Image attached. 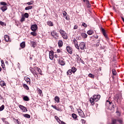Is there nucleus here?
I'll use <instances>...</instances> for the list:
<instances>
[{"instance_id": "nucleus-45", "label": "nucleus", "mask_w": 124, "mask_h": 124, "mask_svg": "<svg viewBox=\"0 0 124 124\" xmlns=\"http://www.w3.org/2000/svg\"><path fill=\"white\" fill-rule=\"evenodd\" d=\"M31 34L33 35V36H36V33L35 32H31Z\"/></svg>"}, {"instance_id": "nucleus-1", "label": "nucleus", "mask_w": 124, "mask_h": 124, "mask_svg": "<svg viewBox=\"0 0 124 124\" xmlns=\"http://www.w3.org/2000/svg\"><path fill=\"white\" fill-rule=\"evenodd\" d=\"M101 96L99 94L94 95L93 97L90 98V102L91 103L92 105H94V101H98L100 99Z\"/></svg>"}, {"instance_id": "nucleus-30", "label": "nucleus", "mask_w": 124, "mask_h": 124, "mask_svg": "<svg viewBox=\"0 0 124 124\" xmlns=\"http://www.w3.org/2000/svg\"><path fill=\"white\" fill-rule=\"evenodd\" d=\"M31 44H32V47H33V48H35L36 43L34 41H32Z\"/></svg>"}, {"instance_id": "nucleus-14", "label": "nucleus", "mask_w": 124, "mask_h": 124, "mask_svg": "<svg viewBox=\"0 0 124 124\" xmlns=\"http://www.w3.org/2000/svg\"><path fill=\"white\" fill-rule=\"evenodd\" d=\"M20 46L22 48H25L26 47V43L25 42H22L20 43Z\"/></svg>"}, {"instance_id": "nucleus-54", "label": "nucleus", "mask_w": 124, "mask_h": 124, "mask_svg": "<svg viewBox=\"0 0 124 124\" xmlns=\"http://www.w3.org/2000/svg\"><path fill=\"white\" fill-rule=\"evenodd\" d=\"M0 25H1V26H3V25H4V22L0 21Z\"/></svg>"}, {"instance_id": "nucleus-2", "label": "nucleus", "mask_w": 124, "mask_h": 124, "mask_svg": "<svg viewBox=\"0 0 124 124\" xmlns=\"http://www.w3.org/2000/svg\"><path fill=\"white\" fill-rule=\"evenodd\" d=\"M114 99L118 103H121L122 102V99H123L122 93L116 94L114 97Z\"/></svg>"}, {"instance_id": "nucleus-15", "label": "nucleus", "mask_w": 124, "mask_h": 124, "mask_svg": "<svg viewBox=\"0 0 124 124\" xmlns=\"http://www.w3.org/2000/svg\"><path fill=\"white\" fill-rule=\"evenodd\" d=\"M81 36L83 38H87L88 37V35L86 33H81Z\"/></svg>"}, {"instance_id": "nucleus-44", "label": "nucleus", "mask_w": 124, "mask_h": 124, "mask_svg": "<svg viewBox=\"0 0 124 124\" xmlns=\"http://www.w3.org/2000/svg\"><path fill=\"white\" fill-rule=\"evenodd\" d=\"M89 76L91 78H94V75H93L92 74H89Z\"/></svg>"}, {"instance_id": "nucleus-13", "label": "nucleus", "mask_w": 124, "mask_h": 124, "mask_svg": "<svg viewBox=\"0 0 124 124\" xmlns=\"http://www.w3.org/2000/svg\"><path fill=\"white\" fill-rule=\"evenodd\" d=\"M4 40L6 42H8L9 41V36L5 35L4 36Z\"/></svg>"}, {"instance_id": "nucleus-28", "label": "nucleus", "mask_w": 124, "mask_h": 124, "mask_svg": "<svg viewBox=\"0 0 124 124\" xmlns=\"http://www.w3.org/2000/svg\"><path fill=\"white\" fill-rule=\"evenodd\" d=\"M51 107H52V108H53L54 109H55V110H57V111H60V108H57V106H54V105H51Z\"/></svg>"}, {"instance_id": "nucleus-10", "label": "nucleus", "mask_w": 124, "mask_h": 124, "mask_svg": "<svg viewBox=\"0 0 124 124\" xmlns=\"http://www.w3.org/2000/svg\"><path fill=\"white\" fill-rule=\"evenodd\" d=\"M35 69H37L38 72H39V74H40V75H43L41 69H40V68L37 67H35Z\"/></svg>"}, {"instance_id": "nucleus-55", "label": "nucleus", "mask_w": 124, "mask_h": 124, "mask_svg": "<svg viewBox=\"0 0 124 124\" xmlns=\"http://www.w3.org/2000/svg\"><path fill=\"white\" fill-rule=\"evenodd\" d=\"M32 2H27V4H28V5H31V4H32Z\"/></svg>"}, {"instance_id": "nucleus-34", "label": "nucleus", "mask_w": 124, "mask_h": 124, "mask_svg": "<svg viewBox=\"0 0 124 124\" xmlns=\"http://www.w3.org/2000/svg\"><path fill=\"white\" fill-rule=\"evenodd\" d=\"M112 74L114 76H115L117 75V72L116 71V70L114 69H112Z\"/></svg>"}, {"instance_id": "nucleus-5", "label": "nucleus", "mask_w": 124, "mask_h": 124, "mask_svg": "<svg viewBox=\"0 0 124 124\" xmlns=\"http://www.w3.org/2000/svg\"><path fill=\"white\" fill-rule=\"evenodd\" d=\"M79 46L81 50H84L85 47H86V44H85L84 42H81L80 43Z\"/></svg>"}, {"instance_id": "nucleus-49", "label": "nucleus", "mask_w": 124, "mask_h": 124, "mask_svg": "<svg viewBox=\"0 0 124 124\" xmlns=\"http://www.w3.org/2000/svg\"><path fill=\"white\" fill-rule=\"evenodd\" d=\"M49 59L50 60H53V59H54V55H49Z\"/></svg>"}, {"instance_id": "nucleus-35", "label": "nucleus", "mask_w": 124, "mask_h": 124, "mask_svg": "<svg viewBox=\"0 0 124 124\" xmlns=\"http://www.w3.org/2000/svg\"><path fill=\"white\" fill-rule=\"evenodd\" d=\"M72 116L73 119H76L77 118V115H76L75 113H73L72 114Z\"/></svg>"}, {"instance_id": "nucleus-40", "label": "nucleus", "mask_w": 124, "mask_h": 124, "mask_svg": "<svg viewBox=\"0 0 124 124\" xmlns=\"http://www.w3.org/2000/svg\"><path fill=\"white\" fill-rule=\"evenodd\" d=\"M62 13H63V16L64 17H65V16H68L67 13H66V12H65V11L63 12Z\"/></svg>"}, {"instance_id": "nucleus-16", "label": "nucleus", "mask_w": 124, "mask_h": 124, "mask_svg": "<svg viewBox=\"0 0 124 124\" xmlns=\"http://www.w3.org/2000/svg\"><path fill=\"white\" fill-rule=\"evenodd\" d=\"M26 82H27V83H29V84H31V79L29 78L28 77H26L24 78Z\"/></svg>"}, {"instance_id": "nucleus-29", "label": "nucleus", "mask_w": 124, "mask_h": 124, "mask_svg": "<svg viewBox=\"0 0 124 124\" xmlns=\"http://www.w3.org/2000/svg\"><path fill=\"white\" fill-rule=\"evenodd\" d=\"M71 74H72V71L70 69L67 72V75H71Z\"/></svg>"}, {"instance_id": "nucleus-19", "label": "nucleus", "mask_w": 124, "mask_h": 124, "mask_svg": "<svg viewBox=\"0 0 124 124\" xmlns=\"http://www.w3.org/2000/svg\"><path fill=\"white\" fill-rule=\"evenodd\" d=\"M23 117L27 118V119H30L31 118V115L30 114H23Z\"/></svg>"}, {"instance_id": "nucleus-9", "label": "nucleus", "mask_w": 124, "mask_h": 124, "mask_svg": "<svg viewBox=\"0 0 124 124\" xmlns=\"http://www.w3.org/2000/svg\"><path fill=\"white\" fill-rule=\"evenodd\" d=\"M1 10H2V12H4L6 10H7V6H3L0 7Z\"/></svg>"}, {"instance_id": "nucleus-62", "label": "nucleus", "mask_w": 124, "mask_h": 124, "mask_svg": "<svg viewBox=\"0 0 124 124\" xmlns=\"http://www.w3.org/2000/svg\"><path fill=\"white\" fill-rule=\"evenodd\" d=\"M87 4L88 3H90V2L89 1V0H86Z\"/></svg>"}, {"instance_id": "nucleus-52", "label": "nucleus", "mask_w": 124, "mask_h": 124, "mask_svg": "<svg viewBox=\"0 0 124 124\" xmlns=\"http://www.w3.org/2000/svg\"><path fill=\"white\" fill-rule=\"evenodd\" d=\"M77 29H78V26L75 25L74 27V30H77Z\"/></svg>"}, {"instance_id": "nucleus-39", "label": "nucleus", "mask_w": 124, "mask_h": 124, "mask_svg": "<svg viewBox=\"0 0 124 124\" xmlns=\"http://www.w3.org/2000/svg\"><path fill=\"white\" fill-rule=\"evenodd\" d=\"M4 109V106L2 105L0 107V111H2Z\"/></svg>"}, {"instance_id": "nucleus-38", "label": "nucleus", "mask_w": 124, "mask_h": 124, "mask_svg": "<svg viewBox=\"0 0 124 124\" xmlns=\"http://www.w3.org/2000/svg\"><path fill=\"white\" fill-rule=\"evenodd\" d=\"M82 26L84 28H87V27H88V25L86 24H85L84 22H82Z\"/></svg>"}, {"instance_id": "nucleus-61", "label": "nucleus", "mask_w": 124, "mask_h": 124, "mask_svg": "<svg viewBox=\"0 0 124 124\" xmlns=\"http://www.w3.org/2000/svg\"><path fill=\"white\" fill-rule=\"evenodd\" d=\"M57 53H61V49H58L57 50Z\"/></svg>"}, {"instance_id": "nucleus-25", "label": "nucleus", "mask_w": 124, "mask_h": 124, "mask_svg": "<svg viewBox=\"0 0 124 124\" xmlns=\"http://www.w3.org/2000/svg\"><path fill=\"white\" fill-rule=\"evenodd\" d=\"M47 25L50 26V27H53V23L51 21H48L47 22Z\"/></svg>"}, {"instance_id": "nucleus-21", "label": "nucleus", "mask_w": 124, "mask_h": 124, "mask_svg": "<svg viewBox=\"0 0 124 124\" xmlns=\"http://www.w3.org/2000/svg\"><path fill=\"white\" fill-rule=\"evenodd\" d=\"M87 33L89 34V35H92V34L93 33V31L89 30L87 31Z\"/></svg>"}, {"instance_id": "nucleus-58", "label": "nucleus", "mask_w": 124, "mask_h": 124, "mask_svg": "<svg viewBox=\"0 0 124 124\" xmlns=\"http://www.w3.org/2000/svg\"><path fill=\"white\" fill-rule=\"evenodd\" d=\"M118 122L120 124H123V120H118Z\"/></svg>"}, {"instance_id": "nucleus-27", "label": "nucleus", "mask_w": 124, "mask_h": 124, "mask_svg": "<svg viewBox=\"0 0 124 124\" xmlns=\"http://www.w3.org/2000/svg\"><path fill=\"white\" fill-rule=\"evenodd\" d=\"M71 70L72 71L73 73H75V72H76V70H77V69L75 67H72V69Z\"/></svg>"}, {"instance_id": "nucleus-50", "label": "nucleus", "mask_w": 124, "mask_h": 124, "mask_svg": "<svg viewBox=\"0 0 124 124\" xmlns=\"http://www.w3.org/2000/svg\"><path fill=\"white\" fill-rule=\"evenodd\" d=\"M81 122L83 124H85L86 123V121L84 119H81Z\"/></svg>"}, {"instance_id": "nucleus-22", "label": "nucleus", "mask_w": 124, "mask_h": 124, "mask_svg": "<svg viewBox=\"0 0 124 124\" xmlns=\"http://www.w3.org/2000/svg\"><path fill=\"white\" fill-rule=\"evenodd\" d=\"M0 86L1 87H3L4 86H5V82H4V81H1L0 82Z\"/></svg>"}, {"instance_id": "nucleus-7", "label": "nucleus", "mask_w": 124, "mask_h": 124, "mask_svg": "<svg viewBox=\"0 0 124 124\" xmlns=\"http://www.w3.org/2000/svg\"><path fill=\"white\" fill-rule=\"evenodd\" d=\"M67 52L69 53V54H72V48L70 46H66Z\"/></svg>"}, {"instance_id": "nucleus-3", "label": "nucleus", "mask_w": 124, "mask_h": 124, "mask_svg": "<svg viewBox=\"0 0 124 124\" xmlns=\"http://www.w3.org/2000/svg\"><path fill=\"white\" fill-rule=\"evenodd\" d=\"M100 30L101 31H102L104 36H105L106 38H108V36H107V34L106 33V31H105V30L102 27L100 28Z\"/></svg>"}, {"instance_id": "nucleus-59", "label": "nucleus", "mask_w": 124, "mask_h": 124, "mask_svg": "<svg viewBox=\"0 0 124 124\" xmlns=\"http://www.w3.org/2000/svg\"><path fill=\"white\" fill-rule=\"evenodd\" d=\"M77 39L78 40H80V39H81V37L80 36L77 37Z\"/></svg>"}, {"instance_id": "nucleus-4", "label": "nucleus", "mask_w": 124, "mask_h": 124, "mask_svg": "<svg viewBox=\"0 0 124 124\" xmlns=\"http://www.w3.org/2000/svg\"><path fill=\"white\" fill-rule=\"evenodd\" d=\"M31 31H35L38 28L37 25L36 24L32 25L31 26Z\"/></svg>"}, {"instance_id": "nucleus-33", "label": "nucleus", "mask_w": 124, "mask_h": 124, "mask_svg": "<svg viewBox=\"0 0 124 124\" xmlns=\"http://www.w3.org/2000/svg\"><path fill=\"white\" fill-rule=\"evenodd\" d=\"M60 32L62 35H63L65 33V32L63 31L62 30H60Z\"/></svg>"}, {"instance_id": "nucleus-11", "label": "nucleus", "mask_w": 124, "mask_h": 124, "mask_svg": "<svg viewBox=\"0 0 124 124\" xmlns=\"http://www.w3.org/2000/svg\"><path fill=\"white\" fill-rule=\"evenodd\" d=\"M62 45H63V43L62 40H59L58 42V46L59 47H62Z\"/></svg>"}, {"instance_id": "nucleus-17", "label": "nucleus", "mask_w": 124, "mask_h": 124, "mask_svg": "<svg viewBox=\"0 0 124 124\" xmlns=\"http://www.w3.org/2000/svg\"><path fill=\"white\" fill-rule=\"evenodd\" d=\"M78 115L80 117H83L84 116V112L82 110H80V111H78Z\"/></svg>"}, {"instance_id": "nucleus-8", "label": "nucleus", "mask_w": 124, "mask_h": 124, "mask_svg": "<svg viewBox=\"0 0 124 124\" xmlns=\"http://www.w3.org/2000/svg\"><path fill=\"white\" fill-rule=\"evenodd\" d=\"M51 35L52 36L54 37V36H57V37H59V34H58L56 31H52L51 32Z\"/></svg>"}, {"instance_id": "nucleus-32", "label": "nucleus", "mask_w": 124, "mask_h": 124, "mask_svg": "<svg viewBox=\"0 0 124 124\" xmlns=\"http://www.w3.org/2000/svg\"><path fill=\"white\" fill-rule=\"evenodd\" d=\"M92 13V12L89 11L88 13H86V15L88 17V18H90L91 17V14Z\"/></svg>"}, {"instance_id": "nucleus-63", "label": "nucleus", "mask_w": 124, "mask_h": 124, "mask_svg": "<svg viewBox=\"0 0 124 124\" xmlns=\"http://www.w3.org/2000/svg\"><path fill=\"white\" fill-rule=\"evenodd\" d=\"M98 46H99V44L98 43L96 45V47H98Z\"/></svg>"}, {"instance_id": "nucleus-12", "label": "nucleus", "mask_w": 124, "mask_h": 124, "mask_svg": "<svg viewBox=\"0 0 124 124\" xmlns=\"http://www.w3.org/2000/svg\"><path fill=\"white\" fill-rule=\"evenodd\" d=\"M23 99L24 101H30V98L28 96L23 97Z\"/></svg>"}, {"instance_id": "nucleus-56", "label": "nucleus", "mask_w": 124, "mask_h": 124, "mask_svg": "<svg viewBox=\"0 0 124 124\" xmlns=\"http://www.w3.org/2000/svg\"><path fill=\"white\" fill-rule=\"evenodd\" d=\"M67 16H68V15L65 16V19H66V20H68V21H69V17H67Z\"/></svg>"}, {"instance_id": "nucleus-60", "label": "nucleus", "mask_w": 124, "mask_h": 124, "mask_svg": "<svg viewBox=\"0 0 124 124\" xmlns=\"http://www.w3.org/2000/svg\"><path fill=\"white\" fill-rule=\"evenodd\" d=\"M76 41H77V40H76L75 39H73V42L74 44H76Z\"/></svg>"}, {"instance_id": "nucleus-43", "label": "nucleus", "mask_w": 124, "mask_h": 124, "mask_svg": "<svg viewBox=\"0 0 124 124\" xmlns=\"http://www.w3.org/2000/svg\"><path fill=\"white\" fill-rule=\"evenodd\" d=\"M116 122H117V120H116L115 119H114L112 121V122L110 124H116Z\"/></svg>"}, {"instance_id": "nucleus-53", "label": "nucleus", "mask_w": 124, "mask_h": 124, "mask_svg": "<svg viewBox=\"0 0 124 124\" xmlns=\"http://www.w3.org/2000/svg\"><path fill=\"white\" fill-rule=\"evenodd\" d=\"M38 93H40V94H41V93H42V90H40V89H39V90H38Z\"/></svg>"}, {"instance_id": "nucleus-20", "label": "nucleus", "mask_w": 124, "mask_h": 124, "mask_svg": "<svg viewBox=\"0 0 124 124\" xmlns=\"http://www.w3.org/2000/svg\"><path fill=\"white\" fill-rule=\"evenodd\" d=\"M13 120H15L14 123H15L16 124H21V122L20 121H18V119H16L14 118Z\"/></svg>"}, {"instance_id": "nucleus-36", "label": "nucleus", "mask_w": 124, "mask_h": 124, "mask_svg": "<svg viewBox=\"0 0 124 124\" xmlns=\"http://www.w3.org/2000/svg\"><path fill=\"white\" fill-rule=\"evenodd\" d=\"M33 75H34V77H36V79L38 78V75H37V73H36V72H35L33 74Z\"/></svg>"}, {"instance_id": "nucleus-57", "label": "nucleus", "mask_w": 124, "mask_h": 124, "mask_svg": "<svg viewBox=\"0 0 124 124\" xmlns=\"http://www.w3.org/2000/svg\"><path fill=\"white\" fill-rule=\"evenodd\" d=\"M87 7L88 8H90V7H91V4H90V3L87 4Z\"/></svg>"}, {"instance_id": "nucleus-64", "label": "nucleus", "mask_w": 124, "mask_h": 124, "mask_svg": "<svg viewBox=\"0 0 124 124\" xmlns=\"http://www.w3.org/2000/svg\"><path fill=\"white\" fill-rule=\"evenodd\" d=\"M54 57H55V58H58V55L55 54V55H54Z\"/></svg>"}, {"instance_id": "nucleus-6", "label": "nucleus", "mask_w": 124, "mask_h": 124, "mask_svg": "<svg viewBox=\"0 0 124 124\" xmlns=\"http://www.w3.org/2000/svg\"><path fill=\"white\" fill-rule=\"evenodd\" d=\"M19 107L20 109H21V110H22V111H23V112H28V109L24 106L20 105L19 106Z\"/></svg>"}, {"instance_id": "nucleus-37", "label": "nucleus", "mask_w": 124, "mask_h": 124, "mask_svg": "<svg viewBox=\"0 0 124 124\" xmlns=\"http://www.w3.org/2000/svg\"><path fill=\"white\" fill-rule=\"evenodd\" d=\"M23 87H24V88H25L26 89V90H29V86H28V85L26 84H24L23 85Z\"/></svg>"}, {"instance_id": "nucleus-47", "label": "nucleus", "mask_w": 124, "mask_h": 124, "mask_svg": "<svg viewBox=\"0 0 124 124\" xmlns=\"http://www.w3.org/2000/svg\"><path fill=\"white\" fill-rule=\"evenodd\" d=\"M21 22H24L25 21V16H22L20 20Z\"/></svg>"}, {"instance_id": "nucleus-48", "label": "nucleus", "mask_w": 124, "mask_h": 124, "mask_svg": "<svg viewBox=\"0 0 124 124\" xmlns=\"http://www.w3.org/2000/svg\"><path fill=\"white\" fill-rule=\"evenodd\" d=\"M59 64L60 65H62V66H63V65H65V63L64 62H59Z\"/></svg>"}, {"instance_id": "nucleus-51", "label": "nucleus", "mask_w": 124, "mask_h": 124, "mask_svg": "<svg viewBox=\"0 0 124 124\" xmlns=\"http://www.w3.org/2000/svg\"><path fill=\"white\" fill-rule=\"evenodd\" d=\"M75 47L76 48H77V49H78V50H79L80 48H79V46H78V44H76Z\"/></svg>"}, {"instance_id": "nucleus-42", "label": "nucleus", "mask_w": 124, "mask_h": 124, "mask_svg": "<svg viewBox=\"0 0 124 124\" xmlns=\"http://www.w3.org/2000/svg\"><path fill=\"white\" fill-rule=\"evenodd\" d=\"M24 17H25V18H29V14H28V13H25L24 14Z\"/></svg>"}, {"instance_id": "nucleus-24", "label": "nucleus", "mask_w": 124, "mask_h": 124, "mask_svg": "<svg viewBox=\"0 0 124 124\" xmlns=\"http://www.w3.org/2000/svg\"><path fill=\"white\" fill-rule=\"evenodd\" d=\"M26 10H30L31 9H32V6H27L25 9Z\"/></svg>"}, {"instance_id": "nucleus-41", "label": "nucleus", "mask_w": 124, "mask_h": 124, "mask_svg": "<svg viewBox=\"0 0 124 124\" xmlns=\"http://www.w3.org/2000/svg\"><path fill=\"white\" fill-rule=\"evenodd\" d=\"M49 56H53V55H54V51H53V50H51L49 52Z\"/></svg>"}, {"instance_id": "nucleus-26", "label": "nucleus", "mask_w": 124, "mask_h": 124, "mask_svg": "<svg viewBox=\"0 0 124 124\" xmlns=\"http://www.w3.org/2000/svg\"><path fill=\"white\" fill-rule=\"evenodd\" d=\"M0 4L1 5H3V6H7V3H6V2H3V1L0 2Z\"/></svg>"}, {"instance_id": "nucleus-46", "label": "nucleus", "mask_w": 124, "mask_h": 124, "mask_svg": "<svg viewBox=\"0 0 124 124\" xmlns=\"http://www.w3.org/2000/svg\"><path fill=\"white\" fill-rule=\"evenodd\" d=\"M55 119L57 120V122H61V119L58 116H55Z\"/></svg>"}, {"instance_id": "nucleus-18", "label": "nucleus", "mask_w": 124, "mask_h": 124, "mask_svg": "<svg viewBox=\"0 0 124 124\" xmlns=\"http://www.w3.org/2000/svg\"><path fill=\"white\" fill-rule=\"evenodd\" d=\"M54 100L57 103L60 102V98L58 96H55Z\"/></svg>"}, {"instance_id": "nucleus-23", "label": "nucleus", "mask_w": 124, "mask_h": 124, "mask_svg": "<svg viewBox=\"0 0 124 124\" xmlns=\"http://www.w3.org/2000/svg\"><path fill=\"white\" fill-rule=\"evenodd\" d=\"M62 36L64 39H67L68 38V37L67 36V34L66 33H64V34L62 35Z\"/></svg>"}, {"instance_id": "nucleus-31", "label": "nucleus", "mask_w": 124, "mask_h": 124, "mask_svg": "<svg viewBox=\"0 0 124 124\" xmlns=\"http://www.w3.org/2000/svg\"><path fill=\"white\" fill-rule=\"evenodd\" d=\"M30 71L31 72V73H32V74H33L35 72V70H34L32 67H30Z\"/></svg>"}]
</instances>
